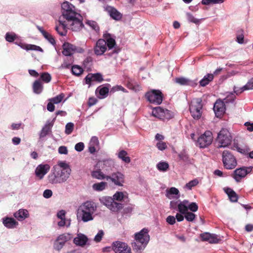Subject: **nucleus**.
<instances>
[{"label": "nucleus", "instance_id": "obj_14", "mask_svg": "<svg viewBox=\"0 0 253 253\" xmlns=\"http://www.w3.org/2000/svg\"><path fill=\"white\" fill-rule=\"evenodd\" d=\"M106 180H110L115 185L122 186L125 183V175L120 171L114 172L106 176Z\"/></svg>", "mask_w": 253, "mask_h": 253}, {"label": "nucleus", "instance_id": "obj_15", "mask_svg": "<svg viewBox=\"0 0 253 253\" xmlns=\"http://www.w3.org/2000/svg\"><path fill=\"white\" fill-rule=\"evenodd\" d=\"M252 169L253 167L251 166L249 167H243L237 169L234 171L233 177L236 182H239L243 178L252 171Z\"/></svg>", "mask_w": 253, "mask_h": 253}, {"label": "nucleus", "instance_id": "obj_58", "mask_svg": "<svg viewBox=\"0 0 253 253\" xmlns=\"http://www.w3.org/2000/svg\"><path fill=\"white\" fill-rule=\"evenodd\" d=\"M198 209V205L195 203V202H192L190 203L189 202V204H188V211L190 210L191 212H195Z\"/></svg>", "mask_w": 253, "mask_h": 253}, {"label": "nucleus", "instance_id": "obj_45", "mask_svg": "<svg viewBox=\"0 0 253 253\" xmlns=\"http://www.w3.org/2000/svg\"><path fill=\"white\" fill-rule=\"evenodd\" d=\"M122 91L124 92H127V90L121 85H116L111 88L110 90V94L114 93L116 91Z\"/></svg>", "mask_w": 253, "mask_h": 253}, {"label": "nucleus", "instance_id": "obj_51", "mask_svg": "<svg viewBox=\"0 0 253 253\" xmlns=\"http://www.w3.org/2000/svg\"><path fill=\"white\" fill-rule=\"evenodd\" d=\"M184 215L185 218L187 221H193L196 217V215L193 212L188 211Z\"/></svg>", "mask_w": 253, "mask_h": 253}, {"label": "nucleus", "instance_id": "obj_41", "mask_svg": "<svg viewBox=\"0 0 253 253\" xmlns=\"http://www.w3.org/2000/svg\"><path fill=\"white\" fill-rule=\"evenodd\" d=\"M83 72V69L82 68L77 65H75L72 66L71 73L73 75L77 76L81 75Z\"/></svg>", "mask_w": 253, "mask_h": 253}, {"label": "nucleus", "instance_id": "obj_43", "mask_svg": "<svg viewBox=\"0 0 253 253\" xmlns=\"http://www.w3.org/2000/svg\"><path fill=\"white\" fill-rule=\"evenodd\" d=\"M158 169L160 171H166L169 168V165L166 162H160L157 165Z\"/></svg>", "mask_w": 253, "mask_h": 253}, {"label": "nucleus", "instance_id": "obj_12", "mask_svg": "<svg viewBox=\"0 0 253 253\" xmlns=\"http://www.w3.org/2000/svg\"><path fill=\"white\" fill-rule=\"evenodd\" d=\"M212 140V132L210 130H207L198 138L197 145H198L200 148H205L211 145Z\"/></svg>", "mask_w": 253, "mask_h": 253}, {"label": "nucleus", "instance_id": "obj_56", "mask_svg": "<svg viewBox=\"0 0 253 253\" xmlns=\"http://www.w3.org/2000/svg\"><path fill=\"white\" fill-rule=\"evenodd\" d=\"M43 35L44 38L52 45H55L56 44V42L53 37L47 32Z\"/></svg>", "mask_w": 253, "mask_h": 253}, {"label": "nucleus", "instance_id": "obj_7", "mask_svg": "<svg viewBox=\"0 0 253 253\" xmlns=\"http://www.w3.org/2000/svg\"><path fill=\"white\" fill-rule=\"evenodd\" d=\"M152 114L155 117L163 121H169L172 119L174 116L171 111L160 106L153 108Z\"/></svg>", "mask_w": 253, "mask_h": 253}, {"label": "nucleus", "instance_id": "obj_29", "mask_svg": "<svg viewBox=\"0 0 253 253\" xmlns=\"http://www.w3.org/2000/svg\"><path fill=\"white\" fill-rule=\"evenodd\" d=\"M178 158L180 161L184 163L185 165L192 164V160L190 158L187 151L184 149L178 154Z\"/></svg>", "mask_w": 253, "mask_h": 253}, {"label": "nucleus", "instance_id": "obj_53", "mask_svg": "<svg viewBox=\"0 0 253 253\" xmlns=\"http://www.w3.org/2000/svg\"><path fill=\"white\" fill-rule=\"evenodd\" d=\"M133 208H134V206L131 204L125 207L124 208L123 211V215H126V216L130 215Z\"/></svg>", "mask_w": 253, "mask_h": 253}, {"label": "nucleus", "instance_id": "obj_17", "mask_svg": "<svg viewBox=\"0 0 253 253\" xmlns=\"http://www.w3.org/2000/svg\"><path fill=\"white\" fill-rule=\"evenodd\" d=\"M188 204H189V201L187 200L179 202L177 209L179 213L176 214L177 221H182L184 220L183 214L188 211Z\"/></svg>", "mask_w": 253, "mask_h": 253}, {"label": "nucleus", "instance_id": "obj_6", "mask_svg": "<svg viewBox=\"0 0 253 253\" xmlns=\"http://www.w3.org/2000/svg\"><path fill=\"white\" fill-rule=\"evenodd\" d=\"M232 136L229 131L225 128H222L217 134L216 141L218 143L217 148H225L230 145Z\"/></svg>", "mask_w": 253, "mask_h": 253}, {"label": "nucleus", "instance_id": "obj_34", "mask_svg": "<svg viewBox=\"0 0 253 253\" xmlns=\"http://www.w3.org/2000/svg\"><path fill=\"white\" fill-rule=\"evenodd\" d=\"M59 22L60 23V25L62 26V30L61 31L60 28L58 26H56L55 30L58 33V34L60 36H65L67 33V31L66 29L67 25L66 24L65 21H62L61 20V17H59Z\"/></svg>", "mask_w": 253, "mask_h": 253}, {"label": "nucleus", "instance_id": "obj_57", "mask_svg": "<svg viewBox=\"0 0 253 253\" xmlns=\"http://www.w3.org/2000/svg\"><path fill=\"white\" fill-rule=\"evenodd\" d=\"M242 88L243 90H253V78L250 79Z\"/></svg>", "mask_w": 253, "mask_h": 253}, {"label": "nucleus", "instance_id": "obj_13", "mask_svg": "<svg viewBox=\"0 0 253 253\" xmlns=\"http://www.w3.org/2000/svg\"><path fill=\"white\" fill-rule=\"evenodd\" d=\"M62 54L67 57H71L75 52L83 53L84 50L81 48L68 42H65L62 45Z\"/></svg>", "mask_w": 253, "mask_h": 253}, {"label": "nucleus", "instance_id": "obj_48", "mask_svg": "<svg viewBox=\"0 0 253 253\" xmlns=\"http://www.w3.org/2000/svg\"><path fill=\"white\" fill-rule=\"evenodd\" d=\"M199 183V181L197 178L190 181L184 186V188L188 190H191L193 187L196 186Z\"/></svg>", "mask_w": 253, "mask_h": 253}, {"label": "nucleus", "instance_id": "obj_2", "mask_svg": "<svg viewBox=\"0 0 253 253\" xmlns=\"http://www.w3.org/2000/svg\"><path fill=\"white\" fill-rule=\"evenodd\" d=\"M96 207L91 201H86L80 206L77 211V217L78 220L89 221L93 220L92 214L95 211Z\"/></svg>", "mask_w": 253, "mask_h": 253}, {"label": "nucleus", "instance_id": "obj_36", "mask_svg": "<svg viewBox=\"0 0 253 253\" xmlns=\"http://www.w3.org/2000/svg\"><path fill=\"white\" fill-rule=\"evenodd\" d=\"M33 92L37 94L42 93L43 90V85L41 82L39 80H36L33 83Z\"/></svg>", "mask_w": 253, "mask_h": 253}, {"label": "nucleus", "instance_id": "obj_42", "mask_svg": "<svg viewBox=\"0 0 253 253\" xmlns=\"http://www.w3.org/2000/svg\"><path fill=\"white\" fill-rule=\"evenodd\" d=\"M73 62L74 59L73 57H67V58L64 60L60 67L63 69H69Z\"/></svg>", "mask_w": 253, "mask_h": 253}, {"label": "nucleus", "instance_id": "obj_20", "mask_svg": "<svg viewBox=\"0 0 253 253\" xmlns=\"http://www.w3.org/2000/svg\"><path fill=\"white\" fill-rule=\"evenodd\" d=\"M105 10L108 12L111 18L116 21L120 20L123 17L122 14L113 6L107 5L105 7Z\"/></svg>", "mask_w": 253, "mask_h": 253}, {"label": "nucleus", "instance_id": "obj_26", "mask_svg": "<svg viewBox=\"0 0 253 253\" xmlns=\"http://www.w3.org/2000/svg\"><path fill=\"white\" fill-rule=\"evenodd\" d=\"M55 120V118L50 122L49 121H47L42 127L40 133V137L41 138L45 137L49 132H51V128L53 126Z\"/></svg>", "mask_w": 253, "mask_h": 253}, {"label": "nucleus", "instance_id": "obj_30", "mask_svg": "<svg viewBox=\"0 0 253 253\" xmlns=\"http://www.w3.org/2000/svg\"><path fill=\"white\" fill-rule=\"evenodd\" d=\"M166 196L169 199H178L180 198V195L178 189L172 187L166 190Z\"/></svg>", "mask_w": 253, "mask_h": 253}, {"label": "nucleus", "instance_id": "obj_1", "mask_svg": "<svg viewBox=\"0 0 253 253\" xmlns=\"http://www.w3.org/2000/svg\"><path fill=\"white\" fill-rule=\"evenodd\" d=\"M62 15L70 25L73 31H79L84 27L83 17L76 11L75 7L67 1L61 4Z\"/></svg>", "mask_w": 253, "mask_h": 253}, {"label": "nucleus", "instance_id": "obj_25", "mask_svg": "<svg viewBox=\"0 0 253 253\" xmlns=\"http://www.w3.org/2000/svg\"><path fill=\"white\" fill-rule=\"evenodd\" d=\"M174 81L176 83L181 85L195 86L197 84V80L192 81L183 77L175 78Z\"/></svg>", "mask_w": 253, "mask_h": 253}, {"label": "nucleus", "instance_id": "obj_19", "mask_svg": "<svg viewBox=\"0 0 253 253\" xmlns=\"http://www.w3.org/2000/svg\"><path fill=\"white\" fill-rule=\"evenodd\" d=\"M105 40L99 39L96 42L93 48L94 54L97 56L102 55L107 50Z\"/></svg>", "mask_w": 253, "mask_h": 253}, {"label": "nucleus", "instance_id": "obj_63", "mask_svg": "<svg viewBox=\"0 0 253 253\" xmlns=\"http://www.w3.org/2000/svg\"><path fill=\"white\" fill-rule=\"evenodd\" d=\"M233 147L236 149L238 152L241 154H245L246 153V150L244 149L241 148L239 146V144L238 143L236 142L235 140L234 141L233 143Z\"/></svg>", "mask_w": 253, "mask_h": 253}, {"label": "nucleus", "instance_id": "obj_61", "mask_svg": "<svg viewBox=\"0 0 253 253\" xmlns=\"http://www.w3.org/2000/svg\"><path fill=\"white\" fill-rule=\"evenodd\" d=\"M179 202H180V200L171 201L169 203L170 209L177 211Z\"/></svg>", "mask_w": 253, "mask_h": 253}, {"label": "nucleus", "instance_id": "obj_55", "mask_svg": "<svg viewBox=\"0 0 253 253\" xmlns=\"http://www.w3.org/2000/svg\"><path fill=\"white\" fill-rule=\"evenodd\" d=\"M186 15L187 20L189 22L193 23L196 24H199L200 23V20L195 18L192 14L187 13Z\"/></svg>", "mask_w": 253, "mask_h": 253}, {"label": "nucleus", "instance_id": "obj_33", "mask_svg": "<svg viewBox=\"0 0 253 253\" xmlns=\"http://www.w3.org/2000/svg\"><path fill=\"white\" fill-rule=\"evenodd\" d=\"M223 190L225 193L228 195L231 202H237L238 199V195L233 189L229 187H225Z\"/></svg>", "mask_w": 253, "mask_h": 253}, {"label": "nucleus", "instance_id": "obj_60", "mask_svg": "<svg viewBox=\"0 0 253 253\" xmlns=\"http://www.w3.org/2000/svg\"><path fill=\"white\" fill-rule=\"evenodd\" d=\"M104 236V232L102 230L98 231L94 238V241L96 243L100 242Z\"/></svg>", "mask_w": 253, "mask_h": 253}, {"label": "nucleus", "instance_id": "obj_47", "mask_svg": "<svg viewBox=\"0 0 253 253\" xmlns=\"http://www.w3.org/2000/svg\"><path fill=\"white\" fill-rule=\"evenodd\" d=\"M65 95L63 93H61L59 95L49 99V101L54 104H58L60 103L64 97Z\"/></svg>", "mask_w": 253, "mask_h": 253}, {"label": "nucleus", "instance_id": "obj_39", "mask_svg": "<svg viewBox=\"0 0 253 253\" xmlns=\"http://www.w3.org/2000/svg\"><path fill=\"white\" fill-rule=\"evenodd\" d=\"M91 176L95 179L102 180V179H106V176L105 174L101 171L100 169L93 170L91 172Z\"/></svg>", "mask_w": 253, "mask_h": 253}, {"label": "nucleus", "instance_id": "obj_11", "mask_svg": "<svg viewBox=\"0 0 253 253\" xmlns=\"http://www.w3.org/2000/svg\"><path fill=\"white\" fill-rule=\"evenodd\" d=\"M145 96L150 103L156 105L161 104L163 100L162 92L157 89H153L147 92Z\"/></svg>", "mask_w": 253, "mask_h": 253}, {"label": "nucleus", "instance_id": "obj_52", "mask_svg": "<svg viewBox=\"0 0 253 253\" xmlns=\"http://www.w3.org/2000/svg\"><path fill=\"white\" fill-rule=\"evenodd\" d=\"M125 198V196L122 192H117L113 196L114 201H122Z\"/></svg>", "mask_w": 253, "mask_h": 253}, {"label": "nucleus", "instance_id": "obj_27", "mask_svg": "<svg viewBox=\"0 0 253 253\" xmlns=\"http://www.w3.org/2000/svg\"><path fill=\"white\" fill-rule=\"evenodd\" d=\"M88 241V238L85 235L78 233L74 239L73 242L78 246L83 247L87 244Z\"/></svg>", "mask_w": 253, "mask_h": 253}, {"label": "nucleus", "instance_id": "obj_44", "mask_svg": "<svg viewBox=\"0 0 253 253\" xmlns=\"http://www.w3.org/2000/svg\"><path fill=\"white\" fill-rule=\"evenodd\" d=\"M57 167L61 168V170H64L69 172V174H71V169L70 168V166L68 164H67L65 162L61 161L58 163Z\"/></svg>", "mask_w": 253, "mask_h": 253}, {"label": "nucleus", "instance_id": "obj_10", "mask_svg": "<svg viewBox=\"0 0 253 253\" xmlns=\"http://www.w3.org/2000/svg\"><path fill=\"white\" fill-rule=\"evenodd\" d=\"M101 203L106 206L110 211L114 212H118L124 208V205L122 203L114 201L113 198L106 196L100 199Z\"/></svg>", "mask_w": 253, "mask_h": 253}, {"label": "nucleus", "instance_id": "obj_16", "mask_svg": "<svg viewBox=\"0 0 253 253\" xmlns=\"http://www.w3.org/2000/svg\"><path fill=\"white\" fill-rule=\"evenodd\" d=\"M112 250L115 253H132L130 247L126 243L122 242L113 243Z\"/></svg>", "mask_w": 253, "mask_h": 253}, {"label": "nucleus", "instance_id": "obj_23", "mask_svg": "<svg viewBox=\"0 0 253 253\" xmlns=\"http://www.w3.org/2000/svg\"><path fill=\"white\" fill-rule=\"evenodd\" d=\"M111 84L108 83L99 86L96 89V92H98L99 98L104 99L107 97Z\"/></svg>", "mask_w": 253, "mask_h": 253}, {"label": "nucleus", "instance_id": "obj_9", "mask_svg": "<svg viewBox=\"0 0 253 253\" xmlns=\"http://www.w3.org/2000/svg\"><path fill=\"white\" fill-rule=\"evenodd\" d=\"M222 156L223 166L226 169H232L236 167L237 165L236 159L231 152L224 150Z\"/></svg>", "mask_w": 253, "mask_h": 253}, {"label": "nucleus", "instance_id": "obj_37", "mask_svg": "<svg viewBox=\"0 0 253 253\" xmlns=\"http://www.w3.org/2000/svg\"><path fill=\"white\" fill-rule=\"evenodd\" d=\"M128 154L125 150H122L118 154V157L126 163L128 164L131 160L129 157L127 156Z\"/></svg>", "mask_w": 253, "mask_h": 253}, {"label": "nucleus", "instance_id": "obj_32", "mask_svg": "<svg viewBox=\"0 0 253 253\" xmlns=\"http://www.w3.org/2000/svg\"><path fill=\"white\" fill-rule=\"evenodd\" d=\"M114 166V163L112 159H106L103 161V166L102 168L104 169L105 173H109L112 170Z\"/></svg>", "mask_w": 253, "mask_h": 253}, {"label": "nucleus", "instance_id": "obj_62", "mask_svg": "<svg viewBox=\"0 0 253 253\" xmlns=\"http://www.w3.org/2000/svg\"><path fill=\"white\" fill-rule=\"evenodd\" d=\"M157 148L161 151H163L167 148V144L165 142L163 141H159L156 144Z\"/></svg>", "mask_w": 253, "mask_h": 253}, {"label": "nucleus", "instance_id": "obj_40", "mask_svg": "<svg viewBox=\"0 0 253 253\" xmlns=\"http://www.w3.org/2000/svg\"><path fill=\"white\" fill-rule=\"evenodd\" d=\"M107 186V183L106 182H100L93 184V189L96 191H102Z\"/></svg>", "mask_w": 253, "mask_h": 253}, {"label": "nucleus", "instance_id": "obj_5", "mask_svg": "<svg viewBox=\"0 0 253 253\" xmlns=\"http://www.w3.org/2000/svg\"><path fill=\"white\" fill-rule=\"evenodd\" d=\"M103 37L104 38V40H105L106 45L108 50L113 49L112 51L108 53L107 55L109 56H112L114 54H118L121 51V48L116 44V36L105 32Z\"/></svg>", "mask_w": 253, "mask_h": 253}, {"label": "nucleus", "instance_id": "obj_49", "mask_svg": "<svg viewBox=\"0 0 253 253\" xmlns=\"http://www.w3.org/2000/svg\"><path fill=\"white\" fill-rule=\"evenodd\" d=\"M40 79L46 83H49L51 80V76L50 74L47 72L42 73L40 76Z\"/></svg>", "mask_w": 253, "mask_h": 253}, {"label": "nucleus", "instance_id": "obj_18", "mask_svg": "<svg viewBox=\"0 0 253 253\" xmlns=\"http://www.w3.org/2000/svg\"><path fill=\"white\" fill-rule=\"evenodd\" d=\"M213 109L215 116L220 118L225 112L224 102L220 99H217L214 104Z\"/></svg>", "mask_w": 253, "mask_h": 253}, {"label": "nucleus", "instance_id": "obj_24", "mask_svg": "<svg viewBox=\"0 0 253 253\" xmlns=\"http://www.w3.org/2000/svg\"><path fill=\"white\" fill-rule=\"evenodd\" d=\"M202 241H207L210 243H218L220 239L216 235L209 233H204L200 235Z\"/></svg>", "mask_w": 253, "mask_h": 253}, {"label": "nucleus", "instance_id": "obj_28", "mask_svg": "<svg viewBox=\"0 0 253 253\" xmlns=\"http://www.w3.org/2000/svg\"><path fill=\"white\" fill-rule=\"evenodd\" d=\"M68 241V237L64 235H61L58 237L54 243V248L56 250L60 251Z\"/></svg>", "mask_w": 253, "mask_h": 253}, {"label": "nucleus", "instance_id": "obj_4", "mask_svg": "<svg viewBox=\"0 0 253 253\" xmlns=\"http://www.w3.org/2000/svg\"><path fill=\"white\" fill-rule=\"evenodd\" d=\"M135 241L132 244V247L134 251L137 253L141 252L144 249L150 240L148 234V230L146 228L142 229L135 235Z\"/></svg>", "mask_w": 253, "mask_h": 253}, {"label": "nucleus", "instance_id": "obj_54", "mask_svg": "<svg viewBox=\"0 0 253 253\" xmlns=\"http://www.w3.org/2000/svg\"><path fill=\"white\" fill-rule=\"evenodd\" d=\"M74 127V124L73 123H68L65 126V133L67 134H70L73 132Z\"/></svg>", "mask_w": 253, "mask_h": 253}, {"label": "nucleus", "instance_id": "obj_35", "mask_svg": "<svg viewBox=\"0 0 253 253\" xmlns=\"http://www.w3.org/2000/svg\"><path fill=\"white\" fill-rule=\"evenodd\" d=\"M213 75L212 74H208L205 75L203 78L199 82L200 85L205 86L208 85L213 79Z\"/></svg>", "mask_w": 253, "mask_h": 253}, {"label": "nucleus", "instance_id": "obj_21", "mask_svg": "<svg viewBox=\"0 0 253 253\" xmlns=\"http://www.w3.org/2000/svg\"><path fill=\"white\" fill-rule=\"evenodd\" d=\"M50 169V166L48 164H40L35 170L36 175L40 179L43 178L44 176Z\"/></svg>", "mask_w": 253, "mask_h": 253}, {"label": "nucleus", "instance_id": "obj_8", "mask_svg": "<svg viewBox=\"0 0 253 253\" xmlns=\"http://www.w3.org/2000/svg\"><path fill=\"white\" fill-rule=\"evenodd\" d=\"M203 104L201 98L193 99L190 105L189 110L192 117L195 120L199 119L202 114Z\"/></svg>", "mask_w": 253, "mask_h": 253}, {"label": "nucleus", "instance_id": "obj_3", "mask_svg": "<svg viewBox=\"0 0 253 253\" xmlns=\"http://www.w3.org/2000/svg\"><path fill=\"white\" fill-rule=\"evenodd\" d=\"M70 175L69 172L61 170L60 168L54 166L47 176V179L52 184H62L67 180Z\"/></svg>", "mask_w": 253, "mask_h": 253}, {"label": "nucleus", "instance_id": "obj_38", "mask_svg": "<svg viewBox=\"0 0 253 253\" xmlns=\"http://www.w3.org/2000/svg\"><path fill=\"white\" fill-rule=\"evenodd\" d=\"M85 24L88 25L92 30L95 31L97 34L99 33L100 28L98 23L94 20H86L85 22Z\"/></svg>", "mask_w": 253, "mask_h": 253}, {"label": "nucleus", "instance_id": "obj_22", "mask_svg": "<svg viewBox=\"0 0 253 253\" xmlns=\"http://www.w3.org/2000/svg\"><path fill=\"white\" fill-rule=\"evenodd\" d=\"M85 83L89 85L92 81H95L98 83H101L103 80L102 75L100 73L94 74H88L84 78Z\"/></svg>", "mask_w": 253, "mask_h": 253}, {"label": "nucleus", "instance_id": "obj_31", "mask_svg": "<svg viewBox=\"0 0 253 253\" xmlns=\"http://www.w3.org/2000/svg\"><path fill=\"white\" fill-rule=\"evenodd\" d=\"M13 215L14 217L19 221H22L29 217V213L28 210L21 209L15 212Z\"/></svg>", "mask_w": 253, "mask_h": 253}, {"label": "nucleus", "instance_id": "obj_59", "mask_svg": "<svg viewBox=\"0 0 253 253\" xmlns=\"http://www.w3.org/2000/svg\"><path fill=\"white\" fill-rule=\"evenodd\" d=\"M16 35L14 33H7L5 35V40L6 41L11 42L16 39Z\"/></svg>", "mask_w": 253, "mask_h": 253}, {"label": "nucleus", "instance_id": "obj_46", "mask_svg": "<svg viewBox=\"0 0 253 253\" xmlns=\"http://www.w3.org/2000/svg\"><path fill=\"white\" fill-rule=\"evenodd\" d=\"M236 98L235 95L233 92H229L226 97L223 99L224 103H234Z\"/></svg>", "mask_w": 253, "mask_h": 253}, {"label": "nucleus", "instance_id": "obj_50", "mask_svg": "<svg viewBox=\"0 0 253 253\" xmlns=\"http://www.w3.org/2000/svg\"><path fill=\"white\" fill-rule=\"evenodd\" d=\"M66 212L65 210H61L57 213V217L61 220V221H71V219L66 220L65 215Z\"/></svg>", "mask_w": 253, "mask_h": 253}, {"label": "nucleus", "instance_id": "obj_64", "mask_svg": "<svg viewBox=\"0 0 253 253\" xmlns=\"http://www.w3.org/2000/svg\"><path fill=\"white\" fill-rule=\"evenodd\" d=\"M84 147V145L83 142H80L77 143L75 146V149L78 152L82 151Z\"/></svg>", "mask_w": 253, "mask_h": 253}]
</instances>
